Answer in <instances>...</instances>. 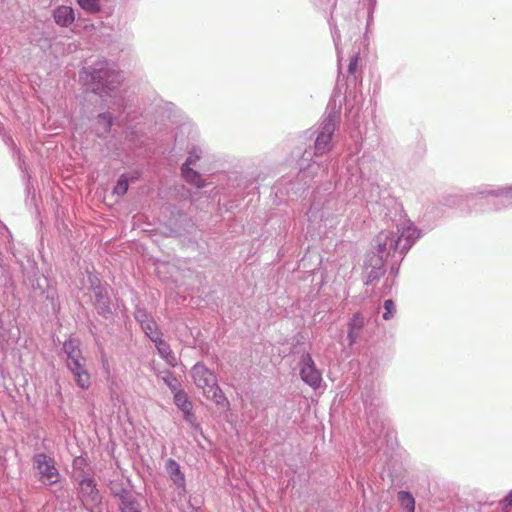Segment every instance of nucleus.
Returning <instances> with one entry per match:
<instances>
[{
    "instance_id": "nucleus-1",
    "label": "nucleus",
    "mask_w": 512,
    "mask_h": 512,
    "mask_svg": "<svg viewBox=\"0 0 512 512\" xmlns=\"http://www.w3.org/2000/svg\"><path fill=\"white\" fill-rule=\"evenodd\" d=\"M195 385L202 390L204 396L216 405L225 407L228 400L217 383L216 376L202 363H196L191 369Z\"/></svg>"
},
{
    "instance_id": "nucleus-2",
    "label": "nucleus",
    "mask_w": 512,
    "mask_h": 512,
    "mask_svg": "<svg viewBox=\"0 0 512 512\" xmlns=\"http://www.w3.org/2000/svg\"><path fill=\"white\" fill-rule=\"evenodd\" d=\"M38 470L39 480L45 485H53L59 481L60 474L55 461L44 453L36 454L33 458Z\"/></svg>"
},
{
    "instance_id": "nucleus-3",
    "label": "nucleus",
    "mask_w": 512,
    "mask_h": 512,
    "mask_svg": "<svg viewBox=\"0 0 512 512\" xmlns=\"http://www.w3.org/2000/svg\"><path fill=\"white\" fill-rule=\"evenodd\" d=\"M301 379L313 389H317L322 381L321 372L316 368L310 354H304L300 362Z\"/></svg>"
},
{
    "instance_id": "nucleus-4",
    "label": "nucleus",
    "mask_w": 512,
    "mask_h": 512,
    "mask_svg": "<svg viewBox=\"0 0 512 512\" xmlns=\"http://www.w3.org/2000/svg\"><path fill=\"white\" fill-rule=\"evenodd\" d=\"M63 350L67 356L66 359V366L67 368L86 364V358L83 356L81 348H80V341L76 338L69 337L64 343H63Z\"/></svg>"
},
{
    "instance_id": "nucleus-5",
    "label": "nucleus",
    "mask_w": 512,
    "mask_h": 512,
    "mask_svg": "<svg viewBox=\"0 0 512 512\" xmlns=\"http://www.w3.org/2000/svg\"><path fill=\"white\" fill-rule=\"evenodd\" d=\"M335 130V124L332 120H328L323 124L322 131L315 141V153L323 155L331 149L332 135Z\"/></svg>"
},
{
    "instance_id": "nucleus-6",
    "label": "nucleus",
    "mask_w": 512,
    "mask_h": 512,
    "mask_svg": "<svg viewBox=\"0 0 512 512\" xmlns=\"http://www.w3.org/2000/svg\"><path fill=\"white\" fill-rule=\"evenodd\" d=\"M79 489L84 502H97L99 501V491L96 488L94 478L84 476L79 481Z\"/></svg>"
},
{
    "instance_id": "nucleus-7",
    "label": "nucleus",
    "mask_w": 512,
    "mask_h": 512,
    "mask_svg": "<svg viewBox=\"0 0 512 512\" xmlns=\"http://www.w3.org/2000/svg\"><path fill=\"white\" fill-rule=\"evenodd\" d=\"M365 317L363 314L357 312L352 315L348 322L347 338L349 346H353L358 340L362 329L365 326Z\"/></svg>"
},
{
    "instance_id": "nucleus-8",
    "label": "nucleus",
    "mask_w": 512,
    "mask_h": 512,
    "mask_svg": "<svg viewBox=\"0 0 512 512\" xmlns=\"http://www.w3.org/2000/svg\"><path fill=\"white\" fill-rule=\"evenodd\" d=\"M375 241L378 252L383 253L387 249L396 250L400 242V237L396 239L393 231L383 230L376 236Z\"/></svg>"
},
{
    "instance_id": "nucleus-9",
    "label": "nucleus",
    "mask_w": 512,
    "mask_h": 512,
    "mask_svg": "<svg viewBox=\"0 0 512 512\" xmlns=\"http://www.w3.org/2000/svg\"><path fill=\"white\" fill-rule=\"evenodd\" d=\"M67 368L73 376L76 385L82 390H88L91 387V375L86 369V364Z\"/></svg>"
},
{
    "instance_id": "nucleus-10",
    "label": "nucleus",
    "mask_w": 512,
    "mask_h": 512,
    "mask_svg": "<svg viewBox=\"0 0 512 512\" xmlns=\"http://www.w3.org/2000/svg\"><path fill=\"white\" fill-rule=\"evenodd\" d=\"M174 402L176 406L184 413L187 421L193 422L194 414L192 412L193 405L184 391H177L174 395Z\"/></svg>"
},
{
    "instance_id": "nucleus-11",
    "label": "nucleus",
    "mask_w": 512,
    "mask_h": 512,
    "mask_svg": "<svg viewBox=\"0 0 512 512\" xmlns=\"http://www.w3.org/2000/svg\"><path fill=\"white\" fill-rule=\"evenodd\" d=\"M55 22L61 27H68L75 20L74 11L69 6H59L53 12Z\"/></svg>"
},
{
    "instance_id": "nucleus-12",
    "label": "nucleus",
    "mask_w": 512,
    "mask_h": 512,
    "mask_svg": "<svg viewBox=\"0 0 512 512\" xmlns=\"http://www.w3.org/2000/svg\"><path fill=\"white\" fill-rule=\"evenodd\" d=\"M182 176L186 182L194 185L197 188H203L206 186V182L202 178V176L195 170L187 165H183L181 168Z\"/></svg>"
},
{
    "instance_id": "nucleus-13",
    "label": "nucleus",
    "mask_w": 512,
    "mask_h": 512,
    "mask_svg": "<svg viewBox=\"0 0 512 512\" xmlns=\"http://www.w3.org/2000/svg\"><path fill=\"white\" fill-rule=\"evenodd\" d=\"M166 469L176 484L179 486L184 485V475L180 470L179 464L175 460L169 459L166 464Z\"/></svg>"
},
{
    "instance_id": "nucleus-14",
    "label": "nucleus",
    "mask_w": 512,
    "mask_h": 512,
    "mask_svg": "<svg viewBox=\"0 0 512 512\" xmlns=\"http://www.w3.org/2000/svg\"><path fill=\"white\" fill-rule=\"evenodd\" d=\"M398 500L405 510L415 512V499L410 492L400 491L398 493Z\"/></svg>"
},
{
    "instance_id": "nucleus-15",
    "label": "nucleus",
    "mask_w": 512,
    "mask_h": 512,
    "mask_svg": "<svg viewBox=\"0 0 512 512\" xmlns=\"http://www.w3.org/2000/svg\"><path fill=\"white\" fill-rule=\"evenodd\" d=\"M156 347L160 353V355L166 359V361L170 364L175 362V356L173 355L169 345L160 338H157Z\"/></svg>"
},
{
    "instance_id": "nucleus-16",
    "label": "nucleus",
    "mask_w": 512,
    "mask_h": 512,
    "mask_svg": "<svg viewBox=\"0 0 512 512\" xmlns=\"http://www.w3.org/2000/svg\"><path fill=\"white\" fill-rule=\"evenodd\" d=\"M110 490L116 497L121 500V504H123L125 500L132 499L130 493L122 486L121 483L112 481L110 483Z\"/></svg>"
},
{
    "instance_id": "nucleus-17",
    "label": "nucleus",
    "mask_w": 512,
    "mask_h": 512,
    "mask_svg": "<svg viewBox=\"0 0 512 512\" xmlns=\"http://www.w3.org/2000/svg\"><path fill=\"white\" fill-rule=\"evenodd\" d=\"M82 9L89 13H97L100 11L99 0H77Z\"/></svg>"
},
{
    "instance_id": "nucleus-18",
    "label": "nucleus",
    "mask_w": 512,
    "mask_h": 512,
    "mask_svg": "<svg viewBox=\"0 0 512 512\" xmlns=\"http://www.w3.org/2000/svg\"><path fill=\"white\" fill-rule=\"evenodd\" d=\"M142 327L146 333V335L155 343H157V338H159V334L156 329V324L154 321H148L147 323H142Z\"/></svg>"
},
{
    "instance_id": "nucleus-19",
    "label": "nucleus",
    "mask_w": 512,
    "mask_h": 512,
    "mask_svg": "<svg viewBox=\"0 0 512 512\" xmlns=\"http://www.w3.org/2000/svg\"><path fill=\"white\" fill-rule=\"evenodd\" d=\"M399 237L400 239L402 237H407L408 240L413 241L419 237V231L412 223H408L407 228L404 231H402V234Z\"/></svg>"
},
{
    "instance_id": "nucleus-20",
    "label": "nucleus",
    "mask_w": 512,
    "mask_h": 512,
    "mask_svg": "<svg viewBox=\"0 0 512 512\" xmlns=\"http://www.w3.org/2000/svg\"><path fill=\"white\" fill-rule=\"evenodd\" d=\"M127 190H128V180L123 175L117 181L116 186L114 187V193L122 196L127 192Z\"/></svg>"
},
{
    "instance_id": "nucleus-21",
    "label": "nucleus",
    "mask_w": 512,
    "mask_h": 512,
    "mask_svg": "<svg viewBox=\"0 0 512 512\" xmlns=\"http://www.w3.org/2000/svg\"><path fill=\"white\" fill-rule=\"evenodd\" d=\"M121 512H141L138 503L132 498L125 500L120 506Z\"/></svg>"
},
{
    "instance_id": "nucleus-22",
    "label": "nucleus",
    "mask_w": 512,
    "mask_h": 512,
    "mask_svg": "<svg viewBox=\"0 0 512 512\" xmlns=\"http://www.w3.org/2000/svg\"><path fill=\"white\" fill-rule=\"evenodd\" d=\"M201 158L200 156V150L197 149V148H193L190 152H189V155L185 161V163L183 165H187V167H190V165H193L195 164L197 161H199Z\"/></svg>"
},
{
    "instance_id": "nucleus-23",
    "label": "nucleus",
    "mask_w": 512,
    "mask_h": 512,
    "mask_svg": "<svg viewBox=\"0 0 512 512\" xmlns=\"http://www.w3.org/2000/svg\"><path fill=\"white\" fill-rule=\"evenodd\" d=\"M384 309H385V313L383 314V318L385 320H389L395 312L394 302L391 299L386 300L384 302Z\"/></svg>"
},
{
    "instance_id": "nucleus-24",
    "label": "nucleus",
    "mask_w": 512,
    "mask_h": 512,
    "mask_svg": "<svg viewBox=\"0 0 512 512\" xmlns=\"http://www.w3.org/2000/svg\"><path fill=\"white\" fill-rule=\"evenodd\" d=\"M358 60H359V58L357 55H355L351 58L350 63L348 65L349 73L354 74L356 72L357 67H358Z\"/></svg>"
},
{
    "instance_id": "nucleus-25",
    "label": "nucleus",
    "mask_w": 512,
    "mask_h": 512,
    "mask_svg": "<svg viewBox=\"0 0 512 512\" xmlns=\"http://www.w3.org/2000/svg\"><path fill=\"white\" fill-rule=\"evenodd\" d=\"M505 507L512 509V492L505 498Z\"/></svg>"
},
{
    "instance_id": "nucleus-26",
    "label": "nucleus",
    "mask_w": 512,
    "mask_h": 512,
    "mask_svg": "<svg viewBox=\"0 0 512 512\" xmlns=\"http://www.w3.org/2000/svg\"><path fill=\"white\" fill-rule=\"evenodd\" d=\"M103 366H104L105 369L108 370V361L106 359L103 360Z\"/></svg>"
}]
</instances>
